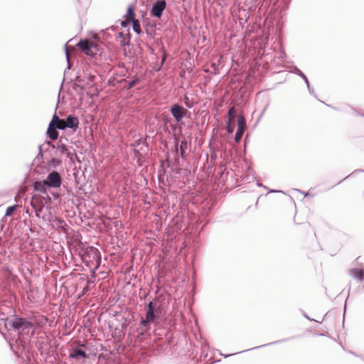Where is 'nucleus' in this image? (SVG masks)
<instances>
[{"label": "nucleus", "mask_w": 364, "mask_h": 364, "mask_svg": "<svg viewBox=\"0 0 364 364\" xmlns=\"http://www.w3.org/2000/svg\"><path fill=\"white\" fill-rule=\"evenodd\" d=\"M14 314L10 318H1L4 325L7 329H11L16 332L18 336H24L31 338L35 333V320L31 317H22L16 314L14 310Z\"/></svg>", "instance_id": "f257e3e1"}, {"label": "nucleus", "mask_w": 364, "mask_h": 364, "mask_svg": "<svg viewBox=\"0 0 364 364\" xmlns=\"http://www.w3.org/2000/svg\"><path fill=\"white\" fill-rule=\"evenodd\" d=\"M161 313V307L151 311H146L145 317H141L139 323L140 334L145 336L150 330L152 323H157Z\"/></svg>", "instance_id": "f03ea898"}, {"label": "nucleus", "mask_w": 364, "mask_h": 364, "mask_svg": "<svg viewBox=\"0 0 364 364\" xmlns=\"http://www.w3.org/2000/svg\"><path fill=\"white\" fill-rule=\"evenodd\" d=\"M45 144L48 146H51L53 149H57V150L54 152L55 155H57L58 151H59L60 154L66 155V156L70 160L71 162L73 163L74 159H75L79 162L80 161L78 156L76 154H73L71 151V149H73L72 146H68V145L60 142L57 146L54 145L50 141H46Z\"/></svg>", "instance_id": "7ed1b4c3"}, {"label": "nucleus", "mask_w": 364, "mask_h": 364, "mask_svg": "<svg viewBox=\"0 0 364 364\" xmlns=\"http://www.w3.org/2000/svg\"><path fill=\"white\" fill-rule=\"evenodd\" d=\"M77 46L87 55L95 58L100 51L98 46L87 39L80 40Z\"/></svg>", "instance_id": "20e7f679"}, {"label": "nucleus", "mask_w": 364, "mask_h": 364, "mask_svg": "<svg viewBox=\"0 0 364 364\" xmlns=\"http://www.w3.org/2000/svg\"><path fill=\"white\" fill-rule=\"evenodd\" d=\"M100 259V254L99 250L94 247L90 246L84 250L82 255V261L88 264L89 262L93 261H98Z\"/></svg>", "instance_id": "39448f33"}, {"label": "nucleus", "mask_w": 364, "mask_h": 364, "mask_svg": "<svg viewBox=\"0 0 364 364\" xmlns=\"http://www.w3.org/2000/svg\"><path fill=\"white\" fill-rule=\"evenodd\" d=\"M50 188H59L62 183V178L60 173L57 171H51L43 181Z\"/></svg>", "instance_id": "423d86ee"}, {"label": "nucleus", "mask_w": 364, "mask_h": 364, "mask_svg": "<svg viewBox=\"0 0 364 364\" xmlns=\"http://www.w3.org/2000/svg\"><path fill=\"white\" fill-rule=\"evenodd\" d=\"M170 112L177 122H180L184 117H187L188 113L190 114L187 109L183 108L178 103H174L171 106Z\"/></svg>", "instance_id": "0eeeda50"}, {"label": "nucleus", "mask_w": 364, "mask_h": 364, "mask_svg": "<svg viewBox=\"0 0 364 364\" xmlns=\"http://www.w3.org/2000/svg\"><path fill=\"white\" fill-rule=\"evenodd\" d=\"M16 279L17 277L13 274L12 271L7 266L2 267L0 270V280L6 287L11 282H15Z\"/></svg>", "instance_id": "6e6552de"}, {"label": "nucleus", "mask_w": 364, "mask_h": 364, "mask_svg": "<svg viewBox=\"0 0 364 364\" xmlns=\"http://www.w3.org/2000/svg\"><path fill=\"white\" fill-rule=\"evenodd\" d=\"M166 8V2L165 0H156L150 9V14L153 17L160 18Z\"/></svg>", "instance_id": "1a4fd4ad"}, {"label": "nucleus", "mask_w": 364, "mask_h": 364, "mask_svg": "<svg viewBox=\"0 0 364 364\" xmlns=\"http://www.w3.org/2000/svg\"><path fill=\"white\" fill-rule=\"evenodd\" d=\"M246 119L242 114H239L237 117V129L235 134V141L239 143L242 137V135L246 129Z\"/></svg>", "instance_id": "9d476101"}, {"label": "nucleus", "mask_w": 364, "mask_h": 364, "mask_svg": "<svg viewBox=\"0 0 364 364\" xmlns=\"http://www.w3.org/2000/svg\"><path fill=\"white\" fill-rule=\"evenodd\" d=\"M173 159L174 161H171L167 159V166L173 170L179 169L180 166V157L178 153V139H175L174 150H173Z\"/></svg>", "instance_id": "9b49d317"}, {"label": "nucleus", "mask_w": 364, "mask_h": 364, "mask_svg": "<svg viewBox=\"0 0 364 364\" xmlns=\"http://www.w3.org/2000/svg\"><path fill=\"white\" fill-rule=\"evenodd\" d=\"M149 151V146L146 140L140 145L138 149H134L133 152L135 158L137 159L139 164H141L144 161V155L146 154Z\"/></svg>", "instance_id": "f8f14e48"}, {"label": "nucleus", "mask_w": 364, "mask_h": 364, "mask_svg": "<svg viewBox=\"0 0 364 364\" xmlns=\"http://www.w3.org/2000/svg\"><path fill=\"white\" fill-rule=\"evenodd\" d=\"M65 127H68V128L71 129L73 132H75L79 127V119L75 115H68L65 119Z\"/></svg>", "instance_id": "ddd939ff"}, {"label": "nucleus", "mask_w": 364, "mask_h": 364, "mask_svg": "<svg viewBox=\"0 0 364 364\" xmlns=\"http://www.w3.org/2000/svg\"><path fill=\"white\" fill-rule=\"evenodd\" d=\"M291 73H294V74L301 77L303 80H304V82H305V83H306V85L307 86V89H308L309 93L311 95H314V90L311 87L309 81L307 77L306 76V75L299 68H297L296 66H293L291 68Z\"/></svg>", "instance_id": "4468645a"}, {"label": "nucleus", "mask_w": 364, "mask_h": 364, "mask_svg": "<svg viewBox=\"0 0 364 364\" xmlns=\"http://www.w3.org/2000/svg\"><path fill=\"white\" fill-rule=\"evenodd\" d=\"M69 358L78 360L81 358H88V354L79 348H73L69 354Z\"/></svg>", "instance_id": "2eb2a0df"}, {"label": "nucleus", "mask_w": 364, "mask_h": 364, "mask_svg": "<svg viewBox=\"0 0 364 364\" xmlns=\"http://www.w3.org/2000/svg\"><path fill=\"white\" fill-rule=\"evenodd\" d=\"M294 338V337H290V338H287L278 340V341H276L270 342V343H267V344H264V345H261V346H256V347L252 348L250 349H248V350H255V349L263 348V347H265V346H272V345H274V344H277V343H280L286 342V341H289V340H291V339H292ZM245 351H247V350L240 351V353L245 352ZM238 353H240V352H238ZM236 354H237V353H231V354H228V355H223V354L220 353V355L224 356V358H228V357H230V356H232V355H236Z\"/></svg>", "instance_id": "dca6fc26"}, {"label": "nucleus", "mask_w": 364, "mask_h": 364, "mask_svg": "<svg viewBox=\"0 0 364 364\" xmlns=\"http://www.w3.org/2000/svg\"><path fill=\"white\" fill-rule=\"evenodd\" d=\"M141 80L139 77L134 76L133 79L130 81H127L125 79H122L120 80H117V83H122L125 82L126 85L124 86V88L127 90L132 89L135 85L140 82Z\"/></svg>", "instance_id": "f3484780"}, {"label": "nucleus", "mask_w": 364, "mask_h": 364, "mask_svg": "<svg viewBox=\"0 0 364 364\" xmlns=\"http://www.w3.org/2000/svg\"><path fill=\"white\" fill-rule=\"evenodd\" d=\"M350 275L356 280L364 281V269L360 268H352L350 269Z\"/></svg>", "instance_id": "a211bd4d"}, {"label": "nucleus", "mask_w": 364, "mask_h": 364, "mask_svg": "<svg viewBox=\"0 0 364 364\" xmlns=\"http://www.w3.org/2000/svg\"><path fill=\"white\" fill-rule=\"evenodd\" d=\"M46 134L50 139L56 140L59 136L58 128H55V127H50V125H48Z\"/></svg>", "instance_id": "6ab92c4d"}, {"label": "nucleus", "mask_w": 364, "mask_h": 364, "mask_svg": "<svg viewBox=\"0 0 364 364\" xmlns=\"http://www.w3.org/2000/svg\"><path fill=\"white\" fill-rule=\"evenodd\" d=\"M188 147V141L183 139L181 141V144H178V153L180 152V156L182 159H186V150Z\"/></svg>", "instance_id": "aec40b11"}, {"label": "nucleus", "mask_w": 364, "mask_h": 364, "mask_svg": "<svg viewBox=\"0 0 364 364\" xmlns=\"http://www.w3.org/2000/svg\"><path fill=\"white\" fill-rule=\"evenodd\" d=\"M62 160L59 158L53 157L50 160H49L47 163V166L48 169L52 168H56L62 165Z\"/></svg>", "instance_id": "412c9836"}, {"label": "nucleus", "mask_w": 364, "mask_h": 364, "mask_svg": "<svg viewBox=\"0 0 364 364\" xmlns=\"http://www.w3.org/2000/svg\"><path fill=\"white\" fill-rule=\"evenodd\" d=\"M29 338H30L28 337L27 339H24L23 336H18V338L16 339V343L19 348H21L22 350H26Z\"/></svg>", "instance_id": "4be33fe9"}, {"label": "nucleus", "mask_w": 364, "mask_h": 364, "mask_svg": "<svg viewBox=\"0 0 364 364\" xmlns=\"http://www.w3.org/2000/svg\"><path fill=\"white\" fill-rule=\"evenodd\" d=\"M76 82L73 85V89L77 90V89H80V90H84V80L81 79L80 76H77L75 77Z\"/></svg>", "instance_id": "5701e85b"}, {"label": "nucleus", "mask_w": 364, "mask_h": 364, "mask_svg": "<svg viewBox=\"0 0 364 364\" xmlns=\"http://www.w3.org/2000/svg\"><path fill=\"white\" fill-rule=\"evenodd\" d=\"M132 28H133V31L136 33H137V34L141 33V28L140 23L138 20L134 19L132 21Z\"/></svg>", "instance_id": "b1692460"}, {"label": "nucleus", "mask_w": 364, "mask_h": 364, "mask_svg": "<svg viewBox=\"0 0 364 364\" xmlns=\"http://www.w3.org/2000/svg\"><path fill=\"white\" fill-rule=\"evenodd\" d=\"M156 308H161V306L157 305V301L155 299L150 301L146 305V311H151Z\"/></svg>", "instance_id": "393cba45"}, {"label": "nucleus", "mask_w": 364, "mask_h": 364, "mask_svg": "<svg viewBox=\"0 0 364 364\" xmlns=\"http://www.w3.org/2000/svg\"><path fill=\"white\" fill-rule=\"evenodd\" d=\"M16 208H17V205H13L9 206L6 210L5 217L12 216L14 214V213L16 210Z\"/></svg>", "instance_id": "a878e982"}, {"label": "nucleus", "mask_w": 364, "mask_h": 364, "mask_svg": "<svg viewBox=\"0 0 364 364\" xmlns=\"http://www.w3.org/2000/svg\"><path fill=\"white\" fill-rule=\"evenodd\" d=\"M31 205L35 209V215L37 218H41V213L42 212L44 206L36 207L33 201L31 202Z\"/></svg>", "instance_id": "bb28decb"}, {"label": "nucleus", "mask_w": 364, "mask_h": 364, "mask_svg": "<svg viewBox=\"0 0 364 364\" xmlns=\"http://www.w3.org/2000/svg\"><path fill=\"white\" fill-rule=\"evenodd\" d=\"M61 119L55 113L53 115L52 119L49 123L50 127H55L59 122H60Z\"/></svg>", "instance_id": "cd10ccee"}, {"label": "nucleus", "mask_w": 364, "mask_h": 364, "mask_svg": "<svg viewBox=\"0 0 364 364\" xmlns=\"http://www.w3.org/2000/svg\"><path fill=\"white\" fill-rule=\"evenodd\" d=\"M119 36L121 37L122 39L120 41V45L122 47H125L129 45L130 40L129 38H124V35L122 33H119Z\"/></svg>", "instance_id": "c85d7f7f"}, {"label": "nucleus", "mask_w": 364, "mask_h": 364, "mask_svg": "<svg viewBox=\"0 0 364 364\" xmlns=\"http://www.w3.org/2000/svg\"><path fill=\"white\" fill-rule=\"evenodd\" d=\"M183 102L185 105L189 109L192 108L194 105L193 102H192V100H191L186 95H185L183 97Z\"/></svg>", "instance_id": "c756f323"}, {"label": "nucleus", "mask_w": 364, "mask_h": 364, "mask_svg": "<svg viewBox=\"0 0 364 364\" xmlns=\"http://www.w3.org/2000/svg\"><path fill=\"white\" fill-rule=\"evenodd\" d=\"M127 16H129L132 21H133L134 19H135L134 16H135V13H134V8L132 6H129L128 8H127Z\"/></svg>", "instance_id": "7c9ffc66"}, {"label": "nucleus", "mask_w": 364, "mask_h": 364, "mask_svg": "<svg viewBox=\"0 0 364 364\" xmlns=\"http://www.w3.org/2000/svg\"><path fill=\"white\" fill-rule=\"evenodd\" d=\"M227 127H226V131L228 134H232L234 132L235 127L234 125L231 124L230 119L229 118L227 122Z\"/></svg>", "instance_id": "2f4dec72"}, {"label": "nucleus", "mask_w": 364, "mask_h": 364, "mask_svg": "<svg viewBox=\"0 0 364 364\" xmlns=\"http://www.w3.org/2000/svg\"><path fill=\"white\" fill-rule=\"evenodd\" d=\"M92 283H93L92 281L89 279H87V285L83 287L82 291V294H86L90 290V284Z\"/></svg>", "instance_id": "473e14b6"}, {"label": "nucleus", "mask_w": 364, "mask_h": 364, "mask_svg": "<svg viewBox=\"0 0 364 364\" xmlns=\"http://www.w3.org/2000/svg\"><path fill=\"white\" fill-rule=\"evenodd\" d=\"M145 140L142 139L141 138L138 139L134 141L133 144H131L132 146L134 147V149H138V147L143 144V142Z\"/></svg>", "instance_id": "72a5a7b5"}, {"label": "nucleus", "mask_w": 364, "mask_h": 364, "mask_svg": "<svg viewBox=\"0 0 364 364\" xmlns=\"http://www.w3.org/2000/svg\"><path fill=\"white\" fill-rule=\"evenodd\" d=\"M55 128H58V129L60 130H65L68 129V127H65V122L63 119H61L60 122L55 126Z\"/></svg>", "instance_id": "f704fd0d"}, {"label": "nucleus", "mask_w": 364, "mask_h": 364, "mask_svg": "<svg viewBox=\"0 0 364 364\" xmlns=\"http://www.w3.org/2000/svg\"><path fill=\"white\" fill-rule=\"evenodd\" d=\"M145 31H146V33L150 36H152L153 34L154 33V27L153 26H146L145 27Z\"/></svg>", "instance_id": "c9c22d12"}, {"label": "nucleus", "mask_w": 364, "mask_h": 364, "mask_svg": "<svg viewBox=\"0 0 364 364\" xmlns=\"http://www.w3.org/2000/svg\"><path fill=\"white\" fill-rule=\"evenodd\" d=\"M43 146L44 145H39L38 146V153H43V151H48L49 150V148H51V146H48L43 149Z\"/></svg>", "instance_id": "e433bc0d"}, {"label": "nucleus", "mask_w": 364, "mask_h": 364, "mask_svg": "<svg viewBox=\"0 0 364 364\" xmlns=\"http://www.w3.org/2000/svg\"><path fill=\"white\" fill-rule=\"evenodd\" d=\"M130 24V21L129 20H124L121 22V26L123 28H127L129 26V25Z\"/></svg>", "instance_id": "4c0bfd02"}, {"label": "nucleus", "mask_w": 364, "mask_h": 364, "mask_svg": "<svg viewBox=\"0 0 364 364\" xmlns=\"http://www.w3.org/2000/svg\"><path fill=\"white\" fill-rule=\"evenodd\" d=\"M165 60H166V53H164V56L161 59V64H160V66L159 68L156 70L157 71L160 70L161 67L163 66L164 62H165Z\"/></svg>", "instance_id": "58836bf2"}, {"label": "nucleus", "mask_w": 364, "mask_h": 364, "mask_svg": "<svg viewBox=\"0 0 364 364\" xmlns=\"http://www.w3.org/2000/svg\"><path fill=\"white\" fill-rule=\"evenodd\" d=\"M43 158V153H38L35 159V160H37L38 161H40Z\"/></svg>", "instance_id": "ea45409f"}, {"label": "nucleus", "mask_w": 364, "mask_h": 364, "mask_svg": "<svg viewBox=\"0 0 364 364\" xmlns=\"http://www.w3.org/2000/svg\"><path fill=\"white\" fill-rule=\"evenodd\" d=\"M64 50H65V55H66V58L68 60V48H67V43H65L64 45Z\"/></svg>", "instance_id": "a19ab883"}, {"label": "nucleus", "mask_w": 364, "mask_h": 364, "mask_svg": "<svg viewBox=\"0 0 364 364\" xmlns=\"http://www.w3.org/2000/svg\"><path fill=\"white\" fill-rule=\"evenodd\" d=\"M48 216H49L48 215H47V214H44V215H43L42 216H41V218H42V219H43V220L47 221V220H49Z\"/></svg>", "instance_id": "79ce46f5"}, {"label": "nucleus", "mask_w": 364, "mask_h": 364, "mask_svg": "<svg viewBox=\"0 0 364 364\" xmlns=\"http://www.w3.org/2000/svg\"><path fill=\"white\" fill-rule=\"evenodd\" d=\"M294 191L300 192L301 193L304 194V196H307L309 195L308 192H304V191H302L299 190V189H294Z\"/></svg>", "instance_id": "37998d69"}, {"label": "nucleus", "mask_w": 364, "mask_h": 364, "mask_svg": "<svg viewBox=\"0 0 364 364\" xmlns=\"http://www.w3.org/2000/svg\"><path fill=\"white\" fill-rule=\"evenodd\" d=\"M279 192H282V191H278V190H274V189H271L268 191V193H279Z\"/></svg>", "instance_id": "c03bdc74"}, {"label": "nucleus", "mask_w": 364, "mask_h": 364, "mask_svg": "<svg viewBox=\"0 0 364 364\" xmlns=\"http://www.w3.org/2000/svg\"><path fill=\"white\" fill-rule=\"evenodd\" d=\"M353 112L356 114V115H360L362 117H364V114H360L359 112H356L355 110H354L353 109H351Z\"/></svg>", "instance_id": "a18cd8bd"}, {"label": "nucleus", "mask_w": 364, "mask_h": 364, "mask_svg": "<svg viewBox=\"0 0 364 364\" xmlns=\"http://www.w3.org/2000/svg\"><path fill=\"white\" fill-rule=\"evenodd\" d=\"M78 346H79V347H82V348H86V345H85V343H82V342H79V343H78Z\"/></svg>", "instance_id": "49530a36"}, {"label": "nucleus", "mask_w": 364, "mask_h": 364, "mask_svg": "<svg viewBox=\"0 0 364 364\" xmlns=\"http://www.w3.org/2000/svg\"><path fill=\"white\" fill-rule=\"evenodd\" d=\"M350 353L353 354V355L355 356H358V357H360L363 361H364V357L363 356H360V355H356L355 353L352 352V351H350Z\"/></svg>", "instance_id": "de8ad7c7"}, {"label": "nucleus", "mask_w": 364, "mask_h": 364, "mask_svg": "<svg viewBox=\"0 0 364 364\" xmlns=\"http://www.w3.org/2000/svg\"><path fill=\"white\" fill-rule=\"evenodd\" d=\"M109 85L116 86V83L114 82V80L112 81L111 80H109Z\"/></svg>", "instance_id": "09e8293b"}, {"label": "nucleus", "mask_w": 364, "mask_h": 364, "mask_svg": "<svg viewBox=\"0 0 364 364\" xmlns=\"http://www.w3.org/2000/svg\"><path fill=\"white\" fill-rule=\"evenodd\" d=\"M304 317H305V318H306L307 319H309V320H311V319L308 316V315H307V314H306L305 313L304 314Z\"/></svg>", "instance_id": "8fccbe9b"}, {"label": "nucleus", "mask_w": 364, "mask_h": 364, "mask_svg": "<svg viewBox=\"0 0 364 364\" xmlns=\"http://www.w3.org/2000/svg\"><path fill=\"white\" fill-rule=\"evenodd\" d=\"M67 69L69 70L70 69V63L68 61V66H67Z\"/></svg>", "instance_id": "3c124183"}, {"label": "nucleus", "mask_w": 364, "mask_h": 364, "mask_svg": "<svg viewBox=\"0 0 364 364\" xmlns=\"http://www.w3.org/2000/svg\"><path fill=\"white\" fill-rule=\"evenodd\" d=\"M231 113H232V109H230L228 110V114L230 116L231 115Z\"/></svg>", "instance_id": "603ef678"}, {"label": "nucleus", "mask_w": 364, "mask_h": 364, "mask_svg": "<svg viewBox=\"0 0 364 364\" xmlns=\"http://www.w3.org/2000/svg\"><path fill=\"white\" fill-rule=\"evenodd\" d=\"M355 171H358V172H364V170H363V169H358V170H356Z\"/></svg>", "instance_id": "864d4df0"}, {"label": "nucleus", "mask_w": 364, "mask_h": 364, "mask_svg": "<svg viewBox=\"0 0 364 364\" xmlns=\"http://www.w3.org/2000/svg\"><path fill=\"white\" fill-rule=\"evenodd\" d=\"M94 77H95L94 76H90V80L91 81H92V80H94Z\"/></svg>", "instance_id": "5fc2aeb1"}, {"label": "nucleus", "mask_w": 364, "mask_h": 364, "mask_svg": "<svg viewBox=\"0 0 364 364\" xmlns=\"http://www.w3.org/2000/svg\"><path fill=\"white\" fill-rule=\"evenodd\" d=\"M58 222H59L60 223H64V221H63V220H58Z\"/></svg>", "instance_id": "6e6d98bb"}, {"label": "nucleus", "mask_w": 364, "mask_h": 364, "mask_svg": "<svg viewBox=\"0 0 364 364\" xmlns=\"http://www.w3.org/2000/svg\"><path fill=\"white\" fill-rule=\"evenodd\" d=\"M350 176H351V174L348 175V176H346L343 180H345V179L348 178V177H350Z\"/></svg>", "instance_id": "4d7b16f0"}, {"label": "nucleus", "mask_w": 364, "mask_h": 364, "mask_svg": "<svg viewBox=\"0 0 364 364\" xmlns=\"http://www.w3.org/2000/svg\"><path fill=\"white\" fill-rule=\"evenodd\" d=\"M257 186H262L261 183H257Z\"/></svg>", "instance_id": "13d9d810"}, {"label": "nucleus", "mask_w": 364, "mask_h": 364, "mask_svg": "<svg viewBox=\"0 0 364 364\" xmlns=\"http://www.w3.org/2000/svg\"><path fill=\"white\" fill-rule=\"evenodd\" d=\"M26 213L27 214H29V212H28V209L26 210Z\"/></svg>", "instance_id": "bf43d9fd"}, {"label": "nucleus", "mask_w": 364, "mask_h": 364, "mask_svg": "<svg viewBox=\"0 0 364 364\" xmlns=\"http://www.w3.org/2000/svg\"><path fill=\"white\" fill-rule=\"evenodd\" d=\"M355 172H356V171H353V172H352L351 175H352V174H354V173H355Z\"/></svg>", "instance_id": "052dcab7"}, {"label": "nucleus", "mask_w": 364, "mask_h": 364, "mask_svg": "<svg viewBox=\"0 0 364 364\" xmlns=\"http://www.w3.org/2000/svg\"><path fill=\"white\" fill-rule=\"evenodd\" d=\"M355 172H356V171H353V172H352L351 175H352V174H354V173H355Z\"/></svg>", "instance_id": "680f3d73"}, {"label": "nucleus", "mask_w": 364, "mask_h": 364, "mask_svg": "<svg viewBox=\"0 0 364 364\" xmlns=\"http://www.w3.org/2000/svg\"><path fill=\"white\" fill-rule=\"evenodd\" d=\"M77 1H78V0H77Z\"/></svg>", "instance_id": "e2e57ef3"}]
</instances>
